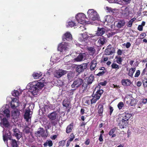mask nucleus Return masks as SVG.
Here are the masks:
<instances>
[{"mask_svg": "<svg viewBox=\"0 0 147 147\" xmlns=\"http://www.w3.org/2000/svg\"><path fill=\"white\" fill-rule=\"evenodd\" d=\"M103 92V90H98L96 93L100 95H101Z\"/></svg>", "mask_w": 147, "mask_h": 147, "instance_id": "52", "label": "nucleus"}, {"mask_svg": "<svg viewBox=\"0 0 147 147\" xmlns=\"http://www.w3.org/2000/svg\"><path fill=\"white\" fill-rule=\"evenodd\" d=\"M87 66V63H84L81 65H77L76 66V71L78 74H80L86 69Z\"/></svg>", "mask_w": 147, "mask_h": 147, "instance_id": "6", "label": "nucleus"}, {"mask_svg": "<svg viewBox=\"0 0 147 147\" xmlns=\"http://www.w3.org/2000/svg\"><path fill=\"white\" fill-rule=\"evenodd\" d=\"M1 122L3 125L5 127H8L10 125L8 120L5 118L1 119Z\"/></svg>", "mask_w": 147, "mask_h": 147, "instance_id": "27", "label": "nucleus"}, {"mask_svg": "<svg viewBox=\"0 0 147 147\" xmlns=\"http://www.w3.org/2000/svg\"><path fill=\"white\" fill-rule=\"evenodd\" d=\"M128 123V121L122 119L118 123V125L119 126L121 129L124 128L127 126Z\"/></svg>", "mask_w": 147, "mask_h": 147, "instance_id": "13", "label": "nucleus"}, {"mask_svg": "<svg viewBox=\"0 0 147 147\" xmlns=\"http://www.w3.org/2000/svg\"><path fill=\"white\" fill-rule=\"evenodd\" d=\"M121 83L123 86H129L131 83V82L128 79H123L121 80Z\"/></svg>", "mask_w": 147, "mask_h": 147, "instance_id": "24", "label": "nucleus"}, {"mask_svg": "<svg viewBox=\"0 0 147 147\" xmlns=\"http://www.w3.org/2000/svg\"><path fill=\"white\" fill-rule=\"evenodd\" d=\"M20 112L18 109L13 110L12 113V116L13 119H16L19 117Z\"/></svg>", "mask_w": 147, "mask_h": 147, "instance_id": "21", "label": "nucleus"}, {"mask_svg": "<svg viewBox=\"0 0 147 147\" xmlns=\"http://www.w3.org/2000/svg\"><path fill=\"white\" fill-rule=\"evenodd\" d=\"M107 41L106 38L102 36L100 38L98 42L101 45H103L106 43Z\"/></svg>", "mask_w": 147, "mask_h": 147, "instance_id": "26", "label": "nucleus"}, {"mask_svg": "<svg viewBox=\"0 0 147 147\" xmlns=\"http://www.w3.org/2000/svg\"><path fill=\"white\" fill-rule=\"evenodd\" d=\"M30 128L28 126H26L24 128V132L26 134H28L29 133H31L30 132Z\"/></svg>", "mask_w": 147, "mask_h": 147, "instance_id": "40", "label": "nucleus"}, {"mask_svg": "<svg viewBox=\"0 0 147 147\" xmlns=\"http://www.w3.org/2000/svg\"><path fill=\"white\" fill-rule=\"evenodd\" d=\"M116 33V32H111L108 33L107 36L108 37H109L114 35Z\"/></svg>", "mask_w": 147, "mask_h": 147, "instance_id": "53", "label": "nucleus"}, {"mask_svg": "<svg viewBox=\"0 0 147 147\" xmlns=\"http://www.w3.org/2000/svg\"><path fill=\"white\" fill-rule=\"evenodd\" d=\"M85 53H80L76 58L75 59V61H80L85 58Z\"/></svg>", "mask_w": 147, "mask_h": 147, "instance_id": "23", "label": "nucleus"}, {"mask_svg": "<svg viewBox=\"0 0 147 147\" xmlns=\"http://www.w3.org/2000/svg\"><path fill=\"white\" fill-rule=\"evenodd\" d=\"M147 103V98H142L139 102L138 105L140 106H142L143 105Z\"/></svg>", "mask_w": 147, "mask_h": 147, "instance_id": "32", "label": "nucleus"}, {"mask_svg": "<svg viewBox=\"0 0 147 147\" xmlns=\"http://www.w3.org/2000/svg\"><path fill=\"white\" fill-rule=\"evenodd\" d=\"M76 18L79 23L84 24L88 22V19L86 15L82 13H80L76 16Z\"/></svg>", "mask_w": 147, "mask_h": 147, "instance_id": "3", "label": "nucleus"}, {"mask_svg": "<svg viewBox=\"0 0 147 147\" xmlns=\"http://www.w3.org/2000/svg\"><path fill=\"white\" fill-rule=\"evenodd\" d=\"M47 143L48 146L50 147L52 146L53 145L52 142L51 140L48 141Z\"/></svg>", "mask_w": 147, "mask_h": 147, "instance_id": "63", "label": "nucleus"}, {"mask_svg": "<svg viewBox=\"0 0 147 147\" xmlns=\"http://www.w3.org/2000/svg\"><path fill=\"white\" fill-rule=\"evenodd\" d=\"M72 35L70 32H67L64 34L63 36V41L67 40L69 41L71 40Z\"/></svg>", "mask_w": 147, "mask_h": 147, "instance_id": "15", "label": "nucleus"}, {"mask_svg": "<svg viewBox=\"0 0 147 147\" xmlns=\"http://www.w3.org/2000/svg\"><path fill=\"white\" fill-rule=\"evenodd\" d=\"M143 26L142 25H139L138 27V29L140 31H142L143 30Z\"/></svg>", "mask_w": 147, "mask_h": 147, "instance_id": "62", "label": "nucleus"}, {"mask_svg": "<svg viewBox=\"0 0 147 147\" xmlns=\"http://www.w3.org/2000/svg\"><path fill=\"white\" fill-rule=\"evenodd\" d=\"M105 29L104 28L98 27L96 34L97 36H102L105 33Z\"/></svg>", "mask_w": 147, "mask_h": 147, "instance_id": "22", "label": "nucleus"}, {"mask_svg": "<svg viewBox=\"0 0 147 147\" xmlns=\"http://www.w3.org/2000/svg\"><path fill=\"white\" fill-rule=\"evenodd\" d=\"M64 71L58 72L55 74V77L58 78L61 77L65 74Z\"/></svg>", "mask_w": 147, "mask_h": 147, "instance_id": "35", "label": "nucleus"}, {"mask_svg": "<svg viewBox=\"0 0 147 147\" xmlns=\"http://www.w3.org/2000/svg\"><path fill=\"white\" fill-rule=\"evenodd\" d=\"M12 94L14 96L18 97L19 95L20 94L18 90H14L12 92Z\"/></svg>", "mask_w": 147, "mask_h": 147, "instance_id": "43", "label": "nucleus"}, {"mask_svg": "<svg viewBox=\"0 0 147 147\" xmlns=\"http://www.w3.org/2000/svg\"><path fill=\"white\" fill-rule=\"evenodd\" d=\"M133 23L131 22L130 21H129L128 23L127 26L128 27H131L132 26Z\"/></svg>", "mask_w": 147, "mask_h": 147, "instance_id": "64", "label": "nucleus"}, {"mask_svg": "<svg viewBox=\"0 0 147 147\" xmlns=\"http://www.w3.org/2000/svg\"><path fill=\"white\" fill-rule=\"evenodd\" d=\"M109 115H111L112 112L113 111V108L111 107V106H109Z\"/></svg>", "mask_w": 147, "mask_h": 147, "instance_id": "51", "label": "nucleus"}, {"mask_svg": "<svg viewBox=\"0 0 147 147\" xmlns=\"http://www.w3.org/2000/svg\"><path fill=\"white\" fill-rule=\"evenodd\" d=\"M146 34L145 33H143L140 35V37L141 39L144 38L146 36Z\"/></svg>", "mask_w": 147, "mask_h": 147, "instance_id": "60", "label": "nucleus"}, {"mask_svg": "<svg viewBox=\"0 0 147 147\" xmlns=\"http://www.w3.org/2000/svg\"><path fill=\"white\" fill-rule=\"evenodd\" d=\"M116 58L117 59L116 62L117 63L119 64H121V62L123 61L122 57H116Z\"/></svg>", "mask_w": 147, "mask_h": 147, "instance_id": "41", "label": "nucleus"}, {"mask_svg": "<svg viewBox=\"0 0 147 147\" xmlns=\"http://www.w3.org/2000/svg\"><path fill=\"white\" fill-rule=\"evenodd\" d=\"M105 21L104 22H107V23H113V22L114 21V16L112 15H108L105 16Z\"/></svg>", "mask_w": 147, "mask_h": 147, "instance_id": "14", "label": "nucleus"}, {"mask_svg": "<svg viewBox=\"0 0 147 147\" xmlns=\"http://www.w3.org/2000/svg\"><path fill=\"white\" fill-rule=\"evenodd\" d=\"M116 127H115L114 128H113L111 129L109 131V136L112 135L113 133L115 132V130L116 129Z\"/></svg>", "mask_w": 147, "mask_h": 147, "instance_id": "48", "label": "nucleus"}, {"mask_svg": "<svg viewBox=\"0 0 147 147\" xmlns=\"http://www.w3.org/2000/svg\"><path fill=\"white\" fill-rule=\"evenodd\" d=\"M70 104V102L67 100L64 99L63 101L62 104L63 106L66 107V108L68 107Z\"/></svg>", "mask_w": 147, "mask_h": 147, "instance_id": "33", "label": "nucleus"}, {"mask_svg": "<svg viewBox=\"0 0 147 147\" xmlns=\"http://www.w3.org/2000/svg\"><path fill=\"white\" fill-rule=\"evenodd\" d=\"M111 66L113 69H118L119 68V66L115 63H113Z\"/></svg>", "mask_w": 147, "mask_h": 147, "instance_id": "45", "label": "nucleus"}, {"mask_svg": "<svg viewBox=\"0 0 147 147\" xmlns=\"http://www.w3.org/2000/svg\"><path fill=\"white\" fill-rule=\"evenodd\" d=\"M4 115L7 117H10V111L8 109H5L3 110Z\"/></svg>", "mask_w": 147, "mask_h": 147, "instance_id": "36", "label": "nucleus"}, {"mask_svg": "<svg viewBox=\"0 0 147 147\" xmlns=\"http://www.w3.org/2000/svg\"><path fill=\"white\" fill-rule=\"evenodd\" d=\"M11 144L12 147H18V145L15 139H11Z\"/></svg>", "mask_w": 147, "mask_h": 147, "instance_id": "34", "label": "nucleus"}, {"mask_svg": "<svg viewBox=\"0 0 147 147\" xmlns=\"http://www.w3.org/2000/svg\"><path fill=\"white\" fill-rule=\"evenodd\" d=\"M94 81V76L92 74H91L90 76L88 77H86L85 80V81L90 86L92 84Z\"/></svg>", "mask_w": 147, "mask_h": 147, "instance_id": "17", "label": "nucleus"}, {"mask_svg": "<svg viewBox=\"0 0 147 147\" xmlns=\"http://www.w3.org/2000/svg\"><path fill=\"white\" fill-rule=\"evenodd\" d=\"M45 79L42 78L39 82L36 81L32 82L31 84L29 89V91L32 93L33 95H36L39 90L42 89L44 86Z\"/></svg>", "mask_w": 147, "mask_h": 147, "instance_id": "1", "label": "nucleus"}, {"mask_svg": "<svg viewBox=\"0 0 147 147\" xmlns=\"http://www.w3.org/2000/svg\"><path fill=\"white\" fill-rule=\"evenodd\" d=\"M98 69L99 70H103V71H107L106 68L103 67H98Z\"/></svg>", "mask_w": 147, "mask_h": 147, "instance_id": "57", "label": "nucleus"}, {"mask_svg": "<svg viewBox=\"0 0 147 147\" xmlns=\"http://www.w3.org/2000/svg\"><path fill=\"white\" fill-rule=\"evenodd\" d=\"M137 100L133 98L131 99L130 102L129 104V105L131 106H134L136 104Z\"/></svg>", "mask_w": 147, "mask_h": 147, "instance_id": "39", "label": "nucleus"}, {"mask_svg": "<svg viewBox=\"0 0 147 147\" xmlns=\"http://www.w3.org/2000/svg\"><path fill=\"white\" fill-rule=\"evenodd\" d=\"M125 24V21L124 20H120L117 23L116 25L117 27L118 28H121L124 26Z\"/></svg>", "mask_w": 147, "mask_h": 147, "instance_id": "31", "label": "nucleus"}, {"mask_svg": "<svg viewBox=\"0 0 147 147\" xmlns=\"http://www.w3.org/2000/svg\"><path fill=\"white\" fill-rule=\"evenodd\" d=\"M107 84V81H104L103 82H100L98 84L99 85H101L102 86H105Z\"/></svg>", "mask_w": 147, "mask_h": 147, "instance_id": "49", "label": "nucleus"}, {"mask_svg": "<svg viewBox=\"0 0 147 147\" xmlns=\"http://www.w3.org/2000/svg\"><path fill=\"white\" fill-rule=\"evenodd\" d=\"M58 117V114L55 111L49 113L48 115V117L51 122V124L53 126H55L57 124V119Z\"/></svg>", "mask_w": 147, "mask_h": 147, "instance_id": "2", "label": "nucleus"}, {"mask_svg": "<svg viewBox=\"0 0 147 147\" xmlns=\"http://www.w3.org/2000/svg\"><path fill=\"white\" fill-rule=\"evenodd\" d=\"M136 70L135 68H131L129 70L128 75L130 77H132L134 72H135Z\"/></svg>", "mask_w": 147, "mask_h": 147, "instance_id": "38", "label": "nucleus"}, {"mask_svg": "<svg viewBox=\"0 0 147 147\" xmlns=\"http://www.w3.org/2000/svg\"><path fill=\"white\" fill-rule=\"evenodd\" d=\"M111 87L115 88L116 89H117L118 88H120L121 86L119 85H114V84L112 85V86H111Z\"/></svg>", "mask_w": 147, "mask_h": 147, "instance_id": "55", "label": "nucleus"}, {"mask_svg": "<svg viewBox=\"0 0 147 147\" xmlns=\"http://www.w3.org/2000/svg\"><path fill=\"white\" fill-rule=\"evenodd\" d=\"M140 74V71L139 70H137L136 73L134 77H138Z\"/></svg>", "mask_w": 147, "mask_h": 147, "instance_id": "56", "label": "nucleus"}, {"mask_svg": "<svg viewBox=\"0 0 147 147\" xmlns=\"http://www.w3.org/2000/svg\"><path fill=\"white\" fill-rule=\"evenodd\" d=\"M71 138H70L69 139V140L70 141H72L74 138H75L74 136V135L72 133L70 135Z\"/></svg>", "mask_w": 147, "mask_h": 147, "instance_id": "58", "label": "nucleus"}, {"mask_svg": "<svg viewBox=\"0 0 147 147\" xmlns=\"http://www.w3.org/2000/svg\"><path fill=\"white\" fill-rule=\"evenodd\" d=\"M98 113L99 114V116H101L102 115L103 112V106L102 104L99 105L98 107Z\"/></svg>", "mask_w": 147, "mask_h": 147, "instance_id": "29", "label": "nucleus"}, {"mask_svg": "<svg viewBox=\"0 0 147 147\" xmlns=\"http://www.w3.org/2000/svg\"><path fill=\"white\" fill-rule=\"evenodd\" d=\"M87 13L89 18L92 20L95 21L98 19L99 15L97 12L94 9H89Z\"/></svg>", "mask_w": 147, "mask_h": 147, "instance_id": "5", "label": "nucleus"}, {"mask_svg": "<svg viewBox=\"0 0 147 147\" xmlns=\"http://www.w3.org/2000/svg\"><path fill=\"white\" fill-rule=\"evenodd\" d=\"M92 96L93 98L90 100L91 103L92 104L95 103L97 100H98V99H97V98H96L94 96H93V94L92 95Z\"/></svg>", "mask_w": 147, "mask_h": 147, "instance_id": "44", "label": "nucleus"}, {"mask_svg": "<svg viewBox=\"0 0 147 147\" xmlns=\"http://www.w3.org/2000/svg\"><path fill=\"white\" fill-rule=\"evenodd\" d=\"M122 2L126 4H128L130 3L131 0H121Z\"/></svg>", "mask_w": 147, "mask_h": 147, "instance_id": "59", "label": "nucleus"}, {"mask_svg": "<svg viewBox=\"0 0 147 147\" xmlns=\"http://www.w3.org/2000/svg\"><path fill=\"white\" fill-rule=\"evenodd\" d=\"M132 115L131 113H128L126 112H125L123 113L122 115V119L128 121L129 119L131 117Z\"/></svg>", "mask_w": 147, "mask_h": 147, "instance_id": "20", "label": "nucleus"}, {"mask_svg": "<svg viewBox=\"0 0 147 147\" xmlns=\"http://www.w3.org/2000/svg\"><path fill=\"white\" fill-rule=\"evenodd\" d=\"M142 82L143 86L144 88L147 87V78H144L142 79Z\"/></svg>", "mask_w": 147, "mask_h": 147, "instance_id": "42", "label": "nucleus"}, {"mask_svg": "<svg viewBox=\"0 0 147 147\" xmlns=\"http://www.w3.org/2000/svg\"><path fill=\"white\" fill-rule=\"evenodd\" d=\"M83 82L84 80L82 78H78L75 80L71 85V88H74L73 90H76L77 88H79Z\"/></svg>", "mask_w": 147, "mask_h": 147, "instance_id": "4", "label": "nucleus"}, {"mask_svg": "<svg viewBox=\"0 0 147 147\" xmlns=\"http://www.w3.org/2000/svg\"><path fill=\"white\" fill-rule=\"evenodd\" d=\"M10 105L12 108L15 109L20 105V103L18 99L16 98L12 99V101L10 103Z\"/></svg>", "mask_w": 147, "mask_h": 147, "instance_id": "9", "label": "nucleus"}, {"mask_svg": "<svg viewBox=\"0 0 147 147\" xmlns=\"http://www.w3.org/2000/svg\"><path fill=\"white\" fill-rule=\"evenodd\" d=\"M14 136L18 140L22 136V134L19 131V132L15 134Z\"/></svg>", "mask_w": 147, "mask_h": 147, "instance_id": "46", "label": "nucleus"}, {"mask_svg": "<svg viewBox=\"0 0 147 147\" xmlns=\"http://www.w3.org/2000/svg\"><path fill=\"white\" fill-rule=\"evenodd\" d=\"M106 71H102L99 72L96 74V75L99 76H102L105 74Z\"/></svg>", "mask_w": 147, "mask_h": 147, "instance_id": "50", "label": "nucleus"}, {"mask_svg": "<svg viewBox=\"0 0 147 147\" xmlns=\"http://www.w3.org/2000/svg\"><path fill=\"white\" fill-rule=\"evenodd\" d=\"M122 8L123 9L121 10L122 11L121 15L124 18H127L131 13L129 7L127 6L123 7Z\"/></svg>", "mask_w": 147, "mask_h": 147, "instance_id": "8", "label": "nucleus"}, {"mask_svg": "<svg viewBox=\"0 0 147 147\" xmlns=\"http://www.w3.org/2000/svg\"><path fill=\"white\" fill-rule=\"evenodd\" d=\"M13 135H15V134L19 132L20 131L17 128L13 129Z\"/></svg>", "mask_w": 147, "mask_h": 147, "instance_id": "54", "label": "nucleus"}, {"mask_svg": "<svg viewBox=\"0 0 147 147\" xmlns=\"http://www.w3.org/2000/svg\"><path fill=\"white\" fill-rule=\"evenodd\" d=\"M124 104L122 102H120L117 105V107L119 110L121 109L124 106Z\"/></svg>", "mask_w": 147, "mask_h": 147, "instance_id": "47", "label": "nucleus"}, {"mask_svg": "<svg viewBox=\"0 0 147 147\" xmlns=\"http://www.w3.org/2000/svg\"><path fill=\"white\" fill-rule=\"evenodd\" d=\"M98 63L96 59H94L91 61L89 64V68L90 71H92L98 69Z\"/></svg>", "mask_w": 147, "mask_h": 147, "instance_id": "7", "label": "nucleus"}, {"mask_svg": "<svg viewBox=\"0 0 147 147\" xmlns=\"http://www.w3.org/2000/svg\"><path fill=\"white\" fill-rule=\"evenodd\" d=\"M82 85V87L80 88L79 91V92L81 93H83L87 90L88 86H90L85 81Z\"/></svg>", "mask_w": 147, "mask_h": 147, "instance_id": "11", "label": "nucleus"}, {"mask_svg": "<svg viewBox=\"0 0 147 147\" xmlns=\"http://www.w3.org/2000/svg\"><path fill=\"white\" fill-rule=\"evenodd\" d=\"M74 123L72 122L68 125L66 128V132L67 133L71 132L73 128Z\"/></svg>", "mask_w": 147, "mask_h": 147, "instance_id": "25", "label": "nucleus"}, {"mask_svg": "<svg viewBox=\"0 0 147 147\" xmlns=\"http://www.w3.org/2000/svg\"><path fill=\"white\" fill-rule=\"evenodd\" d=\"M67 47V43L66 42H62L59 44L58 47V50L60 52L66 50Z\"/></svg>", "mask_w": 147, "mask_h": 147, "instance_id": "10", "label": "nucleus"}, {"mask_svg": "<svg viewBox=\"0 0 147 147\" xmlns=\"http://www.w3.org/2000/svg\"><path fill=\"white\" fill-rule=\"evenodd\" d=\"M88 52L90 55H93L95 52V49L93 47H88L87 48Z\"/></svg>", "mask_w": 147, "mask_h": 147, "instance_id": "30", "label": "nucleus"}, {"mask_svg": "<svg viewBox=\"0 0 147 147\" xmlns=\"http://www.w3.org/2000/svg\"><path fill=\"white\" fill-rule=\"evenodd\" d=\"M66 26L67 27H72L76 26V24L74 22L71 21L67 23L66 24Z\"/></svg>", "mask_w": 147, "mask_h": 147, "instance_id": "37", "label": "nucleus"}, {"mask_svg": "<svg viewBox=\"0 0 147 147\" xmlns=\"http://www.w3.org/2000/svg\"><path fill=\"white\" fill-rule=\"evenodd\" d=\"M115 52V49L113 47H109L106 49L105 50V53L106 55H112Z\"/></svg>", "mask_w": 147, "mask_h": 147, "instance_id": "18", "label": "nucleus"}, {"mask_svg": "<svg viewBox=\"0 0 147 147\" xmlns=\"http://www.w3.org/2000/svg\"><path fill=\"white\" fill-rule=\"evenodd\" d=\"M35 134L36 136L43 137L45 136V131L42 127L39 128L37 131L35 132Z\"/></svg>", "mask_w": 147, "mask_h": 147, "instance_id": "12", "label": "nucleus"}, {"mask_svg": "<svg viewBox=\"0 0 147 147\" xmlns=\"http://www.w3.org/2000/svg\"><path fill=\"white\" fill-rule=\"evenodd\" d=\"M122 53V51L120 49H119L117 52V55H121Z\"/></svg>", "mask_w": 147, "mask_h": 147, "instance_id": "61", "label": "nucleus"}, {"mask_svg": "<svg viewBox=\"0 0 147 147\" xmlns=\"http://www.w3.org/2000/svg\"><path fill=\"white\" fill-rule=\"evenodd\" d=\"M42 75V73L40 72H34L32 74L34 78L35 79H38L40 78V77Z\"/></svg>", "mask_w": 147, "mask_h": 147, "instance_id": "28", "label": "nucleus"}, {"mask_svg": "<svg viewBox=\"0 0 147 147\" xmlns=\"http://www.w3.org/2000/svg\"><path fill=\"white\" fill-rule=\"evenodd\" d=\"M31 111L30 109L26 110L24 115V119L26 121L28 122L29 120L31 117V115L30 114Z\"/></svg>", "mask_w": 147, "mask_h": 147, "instance_id": "16", "label": "nucleus"}, {"mask_svg": "<svg viewBox=\"0 0 147 147\" xmlns=\"http://www.w3.org/2000/svg\"><path fill=\"white\" fill-rule=\"evenodd\" d=\"M12 137L11 136V133L9 132L7 133L5 132V134L3 135V140L4 142H7V143L8 139L11 140L12 139Z\"/></svg>", "mask_w": 147, "mask_h": 147, "instance_id": "19", "label": "nucleus"}]
</instances>
